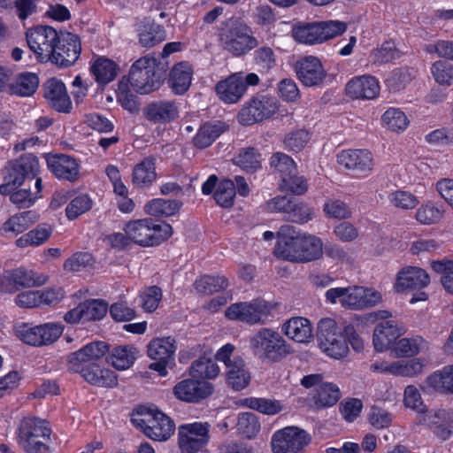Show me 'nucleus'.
<instances>
[{
  "mask_svg": "<svg viewBox=\"0 0 453 453\" xmlns=\"http://www.w3.org/2000/svg\"><path fill=\"white\" fill-rule=\"evenodd\" d=\"M274 254L277 257L287 261L307 263L322 257L323 242L315 235L301 236L294 226L285 225L278 232Z\"/></svg>",
  "mask_w": 453,
  "mask_h": 453,
  "instance_id": "obj_1",
  "label": "nucleus"
},
{
  "mask_svg": "<svg viewBox=\"0 0 453 453\" xmlns=\"http://www.w3.org/2000/svg\"><path fill=\"white\" fill-rule=\"evenodd\" d=\"M218 35L221 47L235 57L243 56L258 45L251 27L235 17L221 22Z\"/></svg>",
  "mask_w": 453,
  "mask_h": 453,
  "instance_id": "obj_2",
  "label": "nucleus"
},
{
  "mask_svg": "<svg viewBox=\"0 0 453 453\" xmlns=\"http://www.w3.org/2000/svg\"><path fill=\"white\" fill-rule=\"evenodd\" d=\"M168 69L166 62L144 56L137 59L129 71V83L140 94H149L161 86Z\"/></svg>",
  "mask_w": 453,
  "mask_h": 453,
  "instance_id": "obj_3",
  "label": "nucleus"
},
{
  "mask_svg": "<svg viewBox=\"0 0 453 453\" xmlns=\"http://www.w3.org/2000/svg\"><path fill=\"white\" fill-rule=\"evenodd\" d=\"M250 348L263 362L278 363L292 353L291 346L280 334L268 327L260 328L250 337Z\"/></svg>",
  "mask_w": 453,
  "mask_h": 453,
  "instance_id": "obj_4",
  "label": "nucleus"
},
{
  "mask_svg": "<svg viewBox=\"0 0 453 453\" xmlns=\"http://www.w3.org/2000/svg\"><path fill=\"white\" fill-rule=\"evenodd\" d=\"M132 242L142 247L156 246L173 234L172 226L165 223H156L151 219L132 220L124 226Z\"/></svg>",
  "mask_w": 453,
  "mask_h": 453,
  "instance_id": "obj_5",
  "label": "nucleus"
},
{
  "mask_svg": "<svg viewBox=\"0 0 453 453\" xmlns=\"http://www.w3.org/2000/svg\"><path fill=\"white\" fill-rule=\"evenodd\" d=\"M50 433L45 420L26 418L19 427V443L27 453H51L48 445Z\"/></svg>",
  "mask_w": 453,
  "mask_h": 453,
  "instance_id": "obj_6",
  "label": "nucleus"
},
{
  "mask_svg": "<svg viewBox=\"0 0 453 453\" xmlns=\"http://www.w3.org/2000/svg\"><path fill=\"white\" fill-rule=\"evenodd\" d=\"M346 28V23L339 20L299 23L293 27L291 34L300 43L315 44L342 35Z\"/></svg>",
  "mask_w": 453,
  "mask_h": 453,
  "instance_id": "obj_7",
  "label": "nucleus"
},
{
  "mask_svg": "<svg viewBox=\"0 0 453 453\" xmlns=\"http://www.w3.org/2000/svg\"><path fill=\"white\" fill-rule=\"evenodd\" d=\"M133 423L140 427L144 434L155 441H166L174 432L173 421L157 410L141 408Z\"/></svg>",
  "mask_w": 453,
  "mask_h": 453,
  "instance_id": "obj_8",
  "label": "nucleus"
},
{
  "mask_svg": "<svg viewBox=\"0 0 453 453\" xmlns=\"http://www.w3.org/2000/svg\"><path fill=\"white\" fill-rule=\"evenodd\" d=\"M319 346L327 356L340 359L347 356L349 348L342 329L331 318L321 319L317 326Z\"/></svg>",
  "mask_w": 453,
  "mask_h": 453,
  "instance_id": "obj_9",
  "label": "nucleus"
},
{
  "mask_svg": "<svg viewBox=\"0 0 453 453\" xmlns=\"http://www.w3.org/2000/svg\"><path fill=\"white\" fill-rule=\"evenodd\" d=\"M234 346L228 343L219 349L216 360L226 366V382L234 390L245 388L250 381V373L246 368L244 360L234 355Z\"/></svg>",
  "mask_w": 453,
  "mask_h": 453,
  "instance_id": "obj_10",
  "label": "nucleus"
},
{
  "mask_svg": "<svg viewBox=\"0 0 453 453\" xmlns=\"http://www.w3.org/2000/svg\"><path fill=\"white\" fill-rule=\"evenodd\" d=\"M273 305L260 298L250 302H240L231 304L225 311L226 317L250 325L265 324L269 319Z\"/></svg>",
  "mask_w": 453,
  "mask_h": 453,
  "instance_id": "obj_11",
  "label": "nucleus"
},
{
  "mask_svg": "<svg viewBox=\"0 0 453 453\" xmlns=\"http://www.w3.org/2000/svg\"><path fill=\"white\" fill-rule=\"evenodd\" d=\"M278 108V100L274 96L257 94L241 109L238 119L242 125L250 126L269 119Z\"/></svg>",
  "mask_w": 453,
  "mask_h": 453,
  "instance_id": "obj_12",
  "label": "nucleus"
},
{
  "mask_svg": "<svg viewBox=\"0 0 453 453\" xmlns=\"http://www.w3.org/2000/svg\"><path fill=\"white\" fill-rule=\"evenodd\" d=\"M63 331L64 326L60 323H45L35 326L23 324L17 327L16 335L26 344L42 347L55 342Z\"/></svg>",
  "mask_w": 453,
  "mask_h": 453,
  "instance_id": "obj_13",
  "label": "nucleus"
},
{
  "mask_svg": "<svg viewBox=\"0 0 453 453\" xmlns=\"http://www.w3.org/2000/svg\"><path fill=\"white\" fill-rule=\"evenodd\" d=\"M258 83L259 77L254 73L247 75L236 73L218 82L216 92L224 103L235 104L244 96L249 86H256Z\"/></svg>",
  "mask_w": 453,
  "mask_h": 453,
  "instance_id": "obj_14",
  "label": "nucleus"
},
{
  "mask_svg": "<svg viewBox=\"0 0 453 453\" xmlns=\"http://www.w3.org/2000/svg\"><path fill=\"white\" fill-rule=\"evenodd\" d=\"M59 37L60 33L50 26H37L27 32V44L42 63L50 61Z\"/></svg>",
  "mask_w": 453,
  "mask_h": 453,
  "instance_id": "obj_15",
  "label": "nucleus"
},
{
  "mask_svg": "<svg viewBox=\"0 0 453 453\" xmlns=\"http://www.w3.org/2000/svg\"><path fill=\"white\" fill-rule=\"evenodd\" d=\"M311 436L297 426H287L277 431L272 438L273 453H301L309 445Z\"/></svg>",
  "mask_w": 453,
  "mask_h": 453,
  "instance_id": "obj_16",
  "label": "nucleus"
},
{
  "mask_svg": "<svg viewBox=\"0 0 453 453\" xmlns=\"http://www.w3.org/2000/svg\"><path fill=\"white\" fill-rule=\"evenodd\" d=\"M210 424L195 422L178 427V444L182 453H196L204 448L210 441Z\"/></svg>",
  "mask_w": 453,
  "mask_h": 453,
  "instance_id": "obj_17",
  "label": "nucleus"
},
{
  "mask_svg": "<svg viewBox=\"0 0 453 453\" xmlns=\"http://www.w3.org/2000/svg\"><path fill=\"white\" fill-rule=\"evenodd\" d=\"M53 50L49 62L59 67H68L80 57L81 50L80 38L70 32L61 31Z\"/></svg>",
  "mask_w": 453,
  "mask_h": 453,
  "instance_id": "obj_18",
  "label": "nucleus"
},
{
  "mask_svg": "<svg viewBox=\"0 0 453 453\" xmlns=\"http://www.w3.org/2000/svg\"><path fill=\"white\" fill-rule=\"evenodd\" d=\"M337 163L356 174L366 176L373 169L372 154L367 150H346L337 154Z\"/></svg>",
  "mask_w": 453,
  "mask_h": 453,
  "instance_id": "obj_19",
  "label": "nucleus"
},
{
  "mask_svg": "<svg viewBox=\"0 0 453 453\" xmlns=\"http://www.w3.org/2000/svg\"><path fill=\"white\" fill-rule=\"evenodd\" d=\"M296 73L299 81L306 87L320 85L326 75L319 59L313 56L298 60Z\"/></svg>",
  "mask_w": 453,
  "mask_h": 453,
  "instance_id": "obj_20",
  "label": "nucleus"
},
{
  "mask_svg": "<svg viewBox=\"0 0 453 453\" xmlns=\"http://www.w3.org/2000/svg\"><path fill=\"white\" fill-rule=\"evenodd\" d=\"M43 96L48 104L59 112H69L72 108L71 99L62 81L49 79L42 86Z\"/></svg>",
  "mask_w": 453,
  "mask_h": 453,
  "instance_id": "obj_21",
  "label": "nucleus"
},
{
  "mask_svg": "<svg viewBox=\"0 0 453 453\" xmlns=\"http://www.w3.org/2000/svg\"><path fill=\"white\" fill-rule=\"evenodd\" d=\"M47 165L58 178L73 182L79 178V165L76 160L65 154L48 155Z\"/></svg>",
  "mask_w": 453,
  "mask_h": 453,
  "instance_id": "obj_22",
  "label": "nucleus"
},
{
  "mask_svg": "<svg viewBox=\"0 0 453 453\" xmlns=\"http://www.w3.org/2000/svg\"><path fill=\"white\" fill-rule=\"evenodd\" d=\"M363 287L349 288H334L326 292V297L332 303L339 302L342 306L352 310H361L365 308L363 300Z\"/></svg>",
  "mask_w": 453,
  "mask_h": 453,
  "instance_id": "obj_23",
  "label": "nucleus"
},
{
  "mask_svg": "<svg viewBox=\"0 0 453 453\" xmlns=\"http://www.w3.org/2000/svg\"><path fill=\"white\" fill-rule=\"evenodd\" d=\"M176 397L185 402H198L212 393V387L204 380L187 379L179 382L173 389Z\"/></svg>",
  "mask_w": 453,
  "mask_h": 453,
  "instance_id": "obj_24",
  "label": "nucleus"
},
{
  "mask_svg": "<svg viewBox=\"0 0 453 453\" xmlns=\"http://www.w3.org/2000/svg\"><path fill=\"white\" fill-rule=\"evenodd\" d=\"M346 94L355 99H373L380 93L377 79L370 75H363L351 79L346 85Z\"/></svg>",
  "mask_w": 453,
  "mask_h": 453,
  "instance_id": "obj_25",
  "label": "nucleus"
},
{
  "mask_svg": "<svg viewBox=\"0 0 453 453\" xmlns=\"http://www.w3.org/2000/svg\"><path fill=\"white\" fill-rule=\"evenodd\" d=\"M429 282V275L425 270L420 267L408 266L398 273L396 288L398 290L422 288Z\"/></svg>",
  "mask_w": 453,
  "mask_h": 453,
  "instance_id": "obj_26",
  "label": "nucleus"
},
{
  "mask_svg": "<svg viewBox=\"0 0 453 453\" xmlns=\"http://www.w3.org/2000/svg\"><path fill=\"white\" fill-rule=\"evenodd\" d=\"M402 328L394 320L379 322L373 331V345L376 350L387 349L400 335Z\"/></svg>",
  "mask_w": 453,
  "mask_h": 453,
  "instance_id": "obj_27",
  "label": "nucleus"
},
{
  "mask_svg": "<svg viewBox=\"0 0 453 453\" xmlns=\"http://www.w3.org/2000/svg\"><path fill=\"white\" fill-rule=\"evenodd\" d=\"M193 68L188 62L173 65L169 73L168 85L176 95L184 94L190 87Z\"/></svg>",
  "mask_w": 453,
  "mask_h": 453,
  "instance_id": "obj_28",
  "label": "nucleus"
},
{
  "mask_svg": "<svg viewBox=\"0 0 453 453\" xmlns=\"http://www.w3.org/2000/svg\"><path fill=\"white\" fill-rule=\"evenodd\" d=\"M148 120L153 122H170L179 114L177 105L173 101H158L148 104L143 111Z\"/></svg>",
  "mask_w": 453,
  "mask_h": 453,
  "instance_id": "obj_29",
  "label": "nucleus"
},
{
  "mask_svg": "<svg viewBox=\"0 0 453 453\" xmlns=\"http://www.w3.org/2000/svg\"><path fill=\"white\" fill-rule=\"evenodd\" d=\"M341 391L337 385L330 382H324L314 388L311 401L316 410L329 408L336 404L341 398Z\"/></svg>",
  "mask_w": 453,
  "mask_h": 453,
  "instance_id": "obj_30",
  "label": "nucleus"
},
{
  "mask_svg": "<svg viewBox=\"0 0 453 453\" xmlns=\"http://www.w3.org/2000/svg\"><path fill=\"white\" fill-rule=\"evenodd\" d=\"M282 331L290 339L297 342H308L313 337L311 322L303 317H296L286 321Z\"/></svg>",
  "mask_w": 453,
  "mask_h": 453,
  "instance_id": "obj_31",
  "label": "nucleus"
},
{
  "mask_svg": "<svg viewBox=\"0 0 453 453\" xmlns=\"http://www.w3.org/2000/svg\"><path fill=\"white\" fill-rule=\"evenodd\" d=\"M157 178L155 158L145 157L133 170L132 182L138 188L150 186Z\"/></svg>",
  "mask_w": 453,
  "mask_h": 453,
  "instance_id": "obj_32",
  "label": "nucleus"
},
{
  "mask_svg": "<svg viewBox=\"0 0 453 453\" xmlns=\"http://www.w3.org/2000/svg\"><path fill=\"white\" fill-rule=\"evenodd\" d=\"M176 350L175 340L171 337L152 340L148 346V355L154 360L170 362Z\"/></svg>",
  "mask_w": 453,
  "mask_h": 453,
  "instance_id": "obj_33",
  "label": "nucleus"
},
{
  "mask_svg": "<svg viewBox=\"0 0 453 453\" xmlns=\"http://www.w3.org/2000/svg\"><path fill=\"white\" fill-rule=\"evenodd\" d=\"M137 354V349L133 346H119L113 349L107 362L118 370H126L134 364Z\"/></svg>",
  "mask_w": 453,
  "mask_h": 453,
  "instance_id": "obj_34",
  "label": "nucleus"
},
{
  "mask_svg": "<svg viewBox=\"0 0 453 453\" xmlns=\"http://www.w3.org/2000/svg\"><path fill=\"white\" fill-rule=\"evenodd\" d=\"M117 70L115 62L106 58H98L90 67L96 81L101 85L112 81L117 75Z\"/></svg>",
  "mask_w": 453,
  "mask_h": 453,
  "instance_id": "obj_35",
  "label": "nucleus"
},
{
  "mask_svg": "<svg viewBox=\"0 0 453 453\" xmlns=\"http://www.w3.org/2000/svg\"><path fill=\"white\" fill-rule=\"evenodd\" d=\"M225 126L221 122L205 123L193 139L194 145L200 149L210 146L223 132Z\"/></svg>",
  "mask_w": 453,
  "mask_h": 453,
  "instance_id": "obj_36",
  "label": "nucleus"
},
{
  "mask_svg": "<svg viewBox=\"0 0 453 453\" xmlns=\"http://www.w3.org/2000/svg\"><path fill=\"white\" fill-rule=\"evenodd\" d=\"M426 382L438 392L453 394V365L434 372L427 377Z\"/></svg>",
  "mask_w": 453,
  "mask_h": 453,
  "instance_id": "obj_37",
  "label": "nucleus"
},
{
  "mask_svg": "<svg viewBox=\"0 0 453 453\" xmlns=\"http://www.w3.org/2000/svg\"><path fill=\"white\" fill-rule=\"evenodd\" d=\"M261 424L258 417L253 412H242L236 422L237 434L245 439H254L259 433Z\"/></svg>",
  "mask_w": 453,
  "mask_h": 453,
  "instance_id": "obj_38",
  "label": "nucleus"
},
{
  "mask_svg": "<svg viewBox=\"0 0 453 453\" xmlns=\"http://www.w3.org/2000/svg\"><path fill=\"white\" fill-rule=\"evenodd\" d=\"M181 203L177 200L153 199L145 206V212L154 217H170L177 213Z\"/></svg>",
  "mask_w": 453,
  "mask_h": 453,
  "instance_id": "obj_39",
  "label": "nucleus"
},
{
  "mask_svg": "<svg viewBox=\"0 0 453 453\" xmlns=\"http://www.w3.org/2000/svg\"><path fill=\"white\" fill-rule=\"evenodd\" d=\"M39 85V78L32 73H20L16 81L10 84V93L19 96H32Z\"/></svg>",
  "mask_w": 453,
  "mask_h": 453,
  "instance_id": "obj_40",
  "label": "nucleus"
},
{
  "mask_svg": "<svg viewBox=\"0 0 453 453\" xmlns=\"http://www.w3.org/2000/svg\"><path fill=\"white\" fill-rule=\"evenodd\" d=\"M42 188V179L37 178L35 181V190L32 191L30 186L27 188H21L17 191L12 190L9 193L10 200L12 203L16 204L19 208H27L34 204L38 198L39 193Z\"/></svg>",
  "mask_w": 453,
  "mask_h": 453,
  "instance_id": "obj_41",
  "label": "nucleus"
},
{
  "mask_svg": "<svg viewBox=\"0 0 453 453\" xmlns=\"http://www.w3.org/2000/svg\"><path fill=\"white\" fill-rule=\"evenodd\" d=\"M11 271L18 290L21 288H32L43 285L48 280V277L43 274H39L32 270L22 267Z\"/></svg>",
  "mask_w": 453,
  "mask_h": 453,
  "instance_id": "obj_42",
  "label": "nucleus"
},
{
  "mask_svg": "<svg viewBox=\"0 0 453 453\" xmlns=\"http://www.w3.org/2000/svg\"><path fill=\"white\" fill-rule=\"evenodd\" d=\"M418 423L427 426L438 425L453 424V410L451 409H433L425 411L419 418Z\"/></svg>",
  "mask_w": 453,
  "mask_h": 453,
  "instance_id": "obj_43",
  "label": "nucleus"
},
{
  "mask_svg": "<svg viewBox=\"0 0 453 453\" xmlns=\"http://www.w3.org/2000/svg\"><path fill=\"white\" fill-rule=\"evenodd\" d=\"M52 233V228L47 224L39 225L36 228L29 231L19 237L16 243L19 247L38 246L46 242Z\"/></svg>",
  "mask_w": 453,
  "mask_h": 453,
  "instance_id": "obj_44",
  "label": "nucleus"
},
{
  "mask_svg": "<svg viewBox=\"0 0 453 453\" xmlns=\"http://www.w3.org/2000/svg\"><path fill=\"white\" fill-rule=\"evenodd\" d=\"M219 372V368L215 361L207 358L200 357L194 361L190 367V374L193 378L197 379H213Z\"/></svg>",
  "mask_w": 453,
  "mask_h": 453,
  "instance_id": "obj_45",
  "label": "nucleus"
},
{
  "mask_svg": "<svg viewBox=\"0 0 453 453\" xmlns=\"http://www.w3.org/2000/svg\"><path fill=\"white\" fill-rule=\"evenodd\" d=\"M227 286L228 280L224 276L204 275L195 282L196 291L204 295H210L226 289Z\"/></svg>",
  "mask_w": 453,
  "mask_h": 453,
  "instance_id": "obj_46",
  "label": "nucleus"
},
{
  "mask_svg": "<svg viewBox=\"0 0 453 453\" xmlns=\"http://www.w3.org/2000/svg\"><path fill=\"white\" fill-rule=\"evenodd\" d=\"M234 163L247 172H254L261 165V155L254 148H244L234 158Z\"/></svg>",
  "mask_w": 453,
  "mask_h": 453,
  "instance_id": "obj_47",
  "label": "nucleus"
},
{
  "mask_svg": "<svg viewBox=\"0 0 453 453\" xmlns=\"http://www.w3.org/2000/svg\"><path fill=\"white\" fill-rule=\"evenodd\" d=\"M165 29L155 23H152L144 27V29L139 34V42L142 46L146 48H151L156 44L165 40Z\"/></svg>",
  "mask_w": 453,
  "mask_h": 453,
  "instance_id": "obj_48",
  "label": "nucleus"
},
{
  "mask_svg": "<svg viewBox=\"0 0 453 453\" xmlns=\"http://www.w3.org/2000/svg\"><path fill=\"white\" fill-rule=\"evenodd\" d=\"M382 122L393 132H402L406 129L409 124L405 114L395 108H390L384 112Z\"/></svg>",
  "mask_w": 453,
  "mask_h": 453,
  "instance_id": "obj_49",
  "label": "nucleus"
},
{
  "mask_svg": "<svg viewBox=\"0 0 453 453\" xmlns=\"http://www.w3.org/2000/svg\"><path fill=\"white\" fill-rule=\"evenodd\" d=\"M235 185L233 180H225L220 182L214 193V199L222 207H231L234 204Z\"/></svg>",
  "mask_w": 453,
  "mask_h": 453,
  "instance_id": "obj_50",
  "label": "nucleus"
},
{
  "mask_svg": "<svg viewBox=\"0 0 453 453\" xmlns=\"http://www.w3.org/2000/svg\"><path fill=\"white\" fill-rule=\"evenodd\" d=\"M17 167L21 171L27 182L36 180L39 173V160L33 154H26L16 160Z\"/></svg>",
  "mask_w": 453,
  "mask_h": 453,
  "instance_id": "obj_51",
  "label": "nucleus"
},
{
  "mask_svg": "<svg viewBox=\"0 0 453 453\" xmlns=\"http://www.w3.org/2000/svg\"><path fill=\"white\" fill-rule=\"evenodd\" d=\"M27 179L22 173V171L17 167L16 161L13 162L8 168L7 174L4 177V183L0 185V194L7 195L14 190L17 187L20 186Z\"/></svg>",
  "mask_w": 453,
  "mask_h": 453,
  "instance_id": "obj_52",
  "label": "nucleus"
},
{
  "mask_svg": "<svg viewBox=\"0 0 453 453\" xmlns=\"http://www.w3.org/2000/svg\"><path fill=\"white\" fill-rule=\"evenodd\" d=\"M81 307L84 313V322L103 319L108 309V305L105 302L96 299L81 303Z\"/></svg>",
  "mask_w": 453,
  "mask_h": 453,
  "instance_id": "obj_53",
  "label": "nucleus"
},
{
  "mask_svg": "<svg viewBox=\"0 0 453 453\" xmlns=\"http://www.w3.org/2000/svg\"><path fill=\"white\" fill-rule=\"evenodd\" d=\"M280 188L282 190L300 196L307 191L308 184L303 176L298 175L297 170H295L281 180Z\"/></svg>",
  "mask_w": 453,
  "mask_h": 453,
  "instance_id": "obj_54",
  "label": "nucleus"
},
{
  "mask_svg": "<svg viewBox=\"0 0 453 453\" xmlns=\"http://www.w3.org/2000/svg\"><path fill=\"white\" fill-rule=\"evenodd\" d=\"M323 211L332 219H344L351 215L349 206L339 199H327L324 203Z\"/></svg>",
  "mask_w": 453,
  "mask_h": 453,
  "instance_id": "obj_55",
  "label": "nucleus"
},
{
  "mask_svg": "<svg viewBox=\"0 0 453 453\" xmlns=\"http://www.w3.org/2000/svg\"><path fill=\"white\" fill-rule=\"evenodd\" d=\"M270 164L280 173L281 180L296 170L294 160L289 156L281 152L274 153L271 157Z\"/></svg>",
  "mask_w": 453,
  "mask_h": 453,
  "instance_id": "obj_56",
  "label": "nucleus"
},
{
  "mask_svg": "<svg viewBox=\"0 0 453 453\" xmlns=\"http://www.w3.org/2000/svg\"><path fill=\"white\" fill-rule=\"evenodd\" d=\"M245 403L249 408L266 415L276 414L281 410L278 401H272L265 398H247L245 399Z\"/></svg>",
  "mask_w": 453,
  "mask_h": 453,
  "instance_id": "obj_57",
  "label": "nucleus"
},
{
  "mask_svg": "<svg viewBox=\"0 0 453 453\" xmlns=\"http://www.w3.org/2000/svg\"><path fill=\"white\" fill-rule=\"evenodd\" d=\"M92 206V201L87 195H80L73 198L65 209L66 217L74 219L88 211Z\"/></svg>",
  "mask_w": 453,
  "mask_h": 453,
  "instance_id": "obj_58",
  "label": "nucleus"
},
{
  "mask_svg": "<svg viewBox=\"0 0 453 453\" xmlns=\"http://www.w3.org/2000/svg\"><path fill=\"white\" fill-rule=\"evenodd\" d=\"M312 210L305 203L295 200L286 219L297 224H303L312 219Z\"/></svg>",
  "mask_w": 453,
  "mask_h": 453,
  "instance_id": "obj_59",
  "label": "nucleus"
},
{
  "mask_svg": "<svg viewBox=\"0 0 453 453\" xmlns=\"http://www.w3.org/2000/svg\"><path fill=\"white\" fill-rule=\"evenodd\" d=\"M393 368L395 376L412 377L422 372L423 364L417 359L395 361Z\"/></svg>",
  "mask_w": 453,
  "mask_h": 453,
  "instance_id": "obj_60",
  "label": "nucleus"
},
{
  "mask_svg": "<svg viewBox=\"0 0 453 453\" xmlns=\"http://www.w3.org/2000/svg\"><path fill=\"white\" fill-rule=\"evenodd\" d=\"M442 217V211L436 206L426 203L419 207L416 212L418 222L430 225L438 222Z\"/></svg>",
  "mask_w": 453,
  "mask_h": 453,
  "instance_id": "obj_61",
  "label": "nucleus"
},
{
  "mask_svg": "<svg viewBox=\"0 0 453 453\" xmlns=\"http://www.w3.org/2000/svg\"><path fill=\"white\" fill-rule=\"evenodd\" d=\"M435 81L440 84L449 85L453 81V65L445 61H436L431 67Z\"/></svg>",
  "mask_w": 453,
  "mask_h": 453,
  "instance_id": "obj_62",
  "label": "nucleus"
},
{
  "mask_svg": "<svg viewBox=\"0 0 453 453\" xmlns=\"http://www.w3.org/2000/svg\"><path fill=\"white\" fill-rule=\"evenodd\" d=\"M422 342L420 337L412 339L403 338L395 343V353L403 357L417 355L419 352Z\"/></svg>",
  "mask_w": 453,
  "mask_h": 453,
  "instance_id": "obj_63",
  "label": "nucleus"
},
{
  "mask_svg": "<svg viewBox=\"0 0 453 453\" xmlns=\"http://www.w3.org/2000/svg\"><path fill=\"white\" fill-rule=\"evenodd\" d=\"M412 75L409 69L397 68L391 72L386 80L387 85L395 90L405 87L411 81Z\"/></svg>",
  "mask_w": 453,
  "mask_h": 453,
  "instance_id": "obj_64",
  "label": "nucleus"
}]
</instances>
